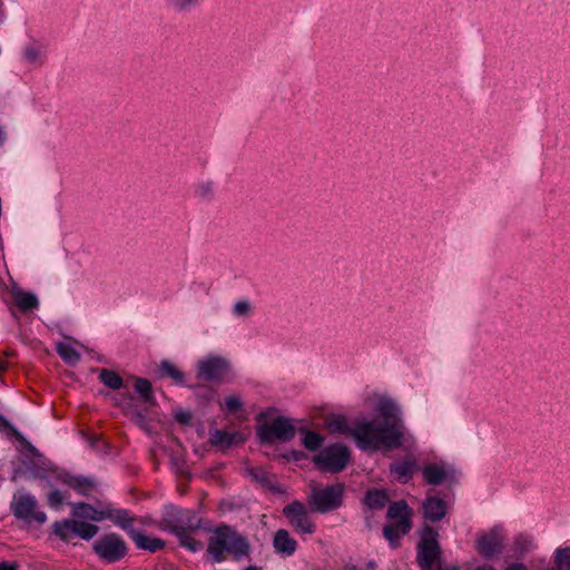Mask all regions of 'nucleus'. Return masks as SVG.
I'll use <instances>...</instances> for the list:
<instances>
[{
  "instance_id": "864d4df0",
  "label": "nucleus",
  "mask_w": 570,
  "mask_h": 570,
  "mask_svg": "<svg viewBox=\"0 0 570 570\" xmlns=\"http://www.w3.org/2000/svg\"><path fill=\"white\" fill-rule=\"evenodd\" d=\"M294 459L297 460L296 452H293Z\"/></svg>"
},
{
  "instance_id": "c03bdc74",
  "label": "nucleus",
  "mask_w": 570,
  "mask_h": 570,
  "mask_svg": "<svg viewBox=\"0 0 570 570\" xmlns=\"http://www.w3.org/2000/svg\"><path fill=\"white\" fill-rule=\"evenodd\" d=\"M0 570H17V567L14 564H10L7 562L0 563Z\"/></svg>"
},
{
  "instance_id": "e433bc0d",
  "label": "nucleus",
  "mask_w": 570,
  "mask_h": 570,
  "mask_svg": "<svg viewBox=\"0 0 570 570\" xmlns=\"http://www.w3.org/2000/svg\"><path fill=\"white\" fill-rule=\"evenodd\" d=\"M40 56H41L40 49L35 46L26 48L24 52H23V58L29 63L39 62Z\"/></svg>"
},
{
  "instance_id": "5701e85b",
  "label": "nucleus",
  "mask_w": 570,
  "mask_h": 570,
  "mask_svg": "<svg viewBox=\"0 0 570 570\" xmlns=\"http://www.w3.org/2000/svg\"><path fill=\"white\" fill-rule=\"evenodd\" d=\"M325 428L331 434H343L352 436L353 428L350 426L347 419L341 414H330L325 417Z\"/></svg>"
},
{
  "instance_id": "473e14b6",
  "label": "nucleus",
  "mask_w": 570,
  "mask_h": 570,
  "mask_svg": "<svg viewBox=\"0 0 570 570\" xmlns=\"http://www.w3.org/2000/svg\"><path fill=\"white\" fill-rule=\"evenodd\" d=\"M323 436L313 431H305L303 436V444L307 450L316 451L323 444Z\"/></svg>"
},
{
  "instance_id": "dca6fc26",
  "label": "nucleus",
  "mask_w": 570,
  "mask_h": 570,
  "mask_svg": "<svg viewBox=\"0 0 570 570\" xmlns=\"http://www.w3.org/2000/svg\"><path fill=\"white\" fill-rule=\"evenodd\" d=\"M422 476L428 484L440 485L454 476V471L444 463H430L422 468Z\"/></svg>"
},
{
  "instance_id": "603ef678",
  "label": "nucleus",
  "mask_w": 570,
  "mask_h": 570,
  "mask_svg": "<svg viewBox=\"0 0 570 570\" xmlns=\"http://www.w3.org/2000/svg\"><path fill=\"white\" fill-rule=\"evenodd\" d=\"M246 570H258V569L255 567H248Z\"/></svg>"
},
{
  "instance_id": "c85d7f7f",
  "label": "nucleus",
  "mask_w": 570,
  "mask_h": 570,
  "mask_svg": "<svg viewBox=\"0 0 570 570\" xmlns=\"http://www.w3.org/2000/svg\"><path fill=\"white\" fill-rule=\"evenodd\" d=\"M159 371L163 376L171 379L177 384L185 383L184 373L171 362L168 360H164L159 364Z\"/></svg>"
},
{
  "instance_id": "b1692460",
  "label": "nucleus",
  "mask_w": 570,
  "mask_h": 570,
  "mask_svg": "<svg viewBox=\"0 0 570 570\" xmlns=\"http://www.w3.org/2000/svg\"><path fill=\"white\" fill-rule=\"evenodd\" d=\"M105 513L108 515L107 520L112 521L116 525L127 531L128 534L129 530H135L131 527L132 518L129 515L127 510L112 509L109 504H105Z\"/></svg>"
},
{
  "instance_id": "39448f33",
  "label": "nucleus",
  "mask_w": 570,
  "mask_h": 570,
  "mask_svg": "<svg viewBox=\"0 0 570 570\" xmlns=\"http://www.w3.org/2000/svg\"><path fill=\"white\" fill-rule=\"evenodd\" d=\"M248 544L246 540L229 527H219L210 535L208 542V553L220 562L225 554L239 558L246 554Z\"/></svg>"
},
{
  "instance_id": "c9c22d12",
  "label": "nucleus",
  "mask_w": 570,
  "mask_h": 570,
  "mask_svg": "<svg viewBox=\"0 0 570 570\" xmlns=\"http://www.w3.org/2000/svg\"><path fill=\"white\" fill-rule=\"evenodd\" d=\"M556 564L559 570H570V548L556 551Z\"/></svg>"
},
{
  "instance_id": "f704fd0d",
  "label": "nucleus",
  "mask_w": 570,
  "mask_h": 570,
  "mask_svg": "<svg viewBox=\"0 0 570 570\" xmlns=\"http://www.w3.org/2000/svg\"><path fill=\"white\" fill-rule=\"evenodd\" d=\"M135 390L138 394H140L141 399L146 403H150L153 401L151 384L148 380L137 379L135 382Z\"/></svg>"
},
{
  "instance_id": "f257e3e1",
  "label": "nucleus",
  "mask_w": 570,
  "mask_h": 570,
  "mask_svg": "<svg viewBox=\"0 0 570 570\" xmlns=\"http://www.w3.org/2000/svg\"><path fill=\"white\" fill-rule=\"evenodd\" d=\"M395 425L385 426L377 420H357L353 426L352 438L363 451H391L402 445L401 435Z\"/></svg>"
},
{
  "instance_id": "a211bd4d",
  "label": "nucleus",
  "mask_w": 570,
  "mask_h": 570,
  "mask_svg": "<svg viewBox=\"0 0 570 570\" xmlns=\"http://www.w3.org/2000/svg\"><path fill=\"white\" fill-rule=\"evenodd\" d=\"M423 515L431 522L441 521L448 513V504L443 499L429 495L422 503Z\"/></svg>"
},
{
  "instance_id": "a878e982",
  "label": "nucleus",
  "mask_w": 570,
  "mask_h": 570,
  "mask_svg": "<svg viewBox=\"0 0 570 570\" xmlns=\"http://www.w3.org/2000/svg\"><path fill=\"white\" fill-rule=\"evenodd\" d=\"M57 353L69 365H76L80 361V353L69 341L57 344Z\"/></svg>"
},
{
  "instance_id": "7c9ffc66",
  "label": "nucleus",
  "mask_w": 570,
  "mask_h": 570,
  "mask_svg": "<svg viewBox=\"0 0 570 570\" xmlns=\"http://www.w3.org/2000/svg\"><path fill=\"white\" fill-rule=\"evenodd\" d=\"M100 381L112 390H119L122 386V379L114 371L101 368L99 370Z\"/></svg>"
},
{
  "instance_id": "ea45409f",
  "label": "nucleus",
  "mask_w": 570,
  "mask_h": 570,
  "mask_svg": "<svg viewBox=\"0 0 570 570\" xmlns=\"http://www.w3.org/2000/svg\"><path fill=\"white\" fill-rule=\"evenodd\" d=\"M297 542L293 538L287 535V556L293 554L296 551Z\"/></svg>"
},
{
  "instance_id": "2eb2a0df",
  "label": "nucleus",
  "mask_w": 570,
  "mask_h": 570,
  "mask_svg": "<svg viewBox=\"0 0 570 570\" xmlns=\"http://www.w3.org/2000/svg\"><path fill=\"white\" fill-rule=\"evenodd\" d=\"M377 410L380 415L384 419L383 424L385 426L395 425L396 432L400 433L402 440L405 428L397 404L391 400H382L377 405Z\"/></svg>"
},
{
  "instance_id": "9d476101",
  "label": "nucleus",
  "mask_w": 570,
  "mask_h": 570,
  "mask_svg": "<svg viewBox=\"0 0 570 570\" xmlns=\"http://www.w3.org/2000/svg\"><path fill=\"white\" fill-rule=\"evenodd\" d=\"M257 435L263 444H274L285 435V419L274 410L258 416Z\"/></svg>"
},
{
  "instance_id": "aec40b11",
  "label": "nucleus",
  "mask_w": 570,
  "mask_h": 570,
  "mask_svg": "<svg viewBox=\"0 0 570 570\" xmlns=\"http://www.w3.org/2000/svg\"><path fill=\"white\" fill-rule=\"evenodd\" d=\"M416 461L412 456H407L405 460L394 462L390 465L391 474L402 483H407L414 471L416 470Z\"/></svg>"
},
{
  "instance_id": "423d86ee",
  "label": "nucleus",
  "mask_w": 570,
  "mask_h": 570,
  "mask_svg": "<svg viewBox=\"0 0 570 570\" xmlns=\"http://www.w3.org/2000/svg\"><path fill=\"white\" fill-rule=\"evenodd\" d=\"M441 547L439 544V532L431 525L425 524L420 531L416 560L421 570H441Z\"/></svg>"
},
{
  "instance_id": "7ed1b4c3",
  "label": "nucleus",
  "mask_w": 570,
  "mask_h": 570,
  "mask_svg": "<svg viewBox=\"0 0 570 570\" xmlns=\"http://www.w3.org/2000/svg\"><path fill=\"white\" fill-rule=\"evenodd\" d=\"M31 473L35 478L47 480L48 485L51 488L47 495V503L55 510H59L67 500L66 494L57 489L58 485H66L80 494H87L92 487L89 479L72 475L62 470L50 469L45 462L41 465L31 468Z\"/></svg>"
},
{
  "instance_id": "5fc2aeb1",
  "label": "nucleus",
  "mask_w": 570,
  "mask_h": 570,
  "mask_svg": "<svg viewBox=\"0 0 570 570\" xmlns=\"http://www.w3.org/2000/svg\"><path fill=\"white\" fill-rule=\"evenodd\" d=\"M452 570H459L458 568H453Z\"/></svg>"
},
{
  "instance_id": "0eeeda50",
  "label": "nucleus",
  "mask_w": 570,
  "mask_h": 570,
  "mask_svg": "<svg viewBox=\"0 0 570 570\" xmlns=\"http://www.w3.org/2000/svg\"><path fill=\"white\" fill-rule=\"evenodd\" d=\"M344 485L335 483L325 488H314L309 495L313 511L327 513L340 508L343 503Z\"/></svg>"
},
{
  "instance_id": "f8f14e48",
  "label": "nucleus",
  "mask_w": 570,
  "mask_h": 570,
  "mask_svg": "<svg viewBox=\"0 0 570 570\" xmlns=\"http://www.w3.org/2000/svg\"><path fill=\"white\" fill-rule=\"evenodd\" d=\"M197 377L205 381H219L227 372L229 362L226 357L209 354L197 362Z\"/></svg>"
},
{
  "instance_id": "412c9836",
  "label": "nucleus",
  "mask_w": 570,
  "mask_h": 570,
  "mask_svg": "<svg viewBox=\"0 0 570 570\" xmlns=\"http://www.w3.org/2000/svg\"><path fill=\"white\" fill-rule=\"evenodd\" d=\"M129 537L135 542L137 548L148 550L150 552H156L165 546V542L161 539L148 537L137 529L129 530Z\"/></svg>"
},
{
  "instance_id": "c756f323",
  "label": "nucleus",
  "mask_w": 570,
  "mask_h": 570,
  "mask_svg": "<svg viewBox=\"0 0 570 570\" xmlns=\"http://www.w3.org/2000/svg\"><path fill=\"white\" fill-rule=\"evenodd\" d=\"M364 500L370 509H382L386 504L389 497L383 490H371L366 493Z\"/></svg>"
},
{
  "instance_id": "79ce46f5",
  "label": "nucleus",
  "mask_w": 570,
  "mask_h": 570,
  "mask_svg": "<svg viewBox=\"0 0 570 570\" xmlns=\"http://www.w3.org/2000/svg\"><path fill=\"white\" fill-rule=\"evenodd\" d=\"M505 570H528L523 563H512Z\"/></svg>"
},
{
  "instance_id": "2f4dec72",
  "label": "nucleus",
  "mask_w": 570,
  "mask_h": 570,
  "mask_svg": "<svg viewBox=\"0 0 570 570\" xmlns=\"http://www.w3.org/2000/svg\"><path fill=\"white\" fill-rule=\"evenodd\" d=\"M214 191L215 186L212 180H203L195 186V196L202 200L213 198Z\"/></svg>"
},
{
  "instance_id": "4c0bfd02",
  "label": "nucleus",
  "mask_w": 570,
  "mask_h": 570,
  "mask_svg": "<svg viewBox=\"0 0 570 570\" xmlns=\"http://www.w3.org/2000/svg\"><path fill=\"white\" fill-rule=\"evenodd\" d=\"M199 0H169L171 6L178 10H187L198 3Z\"/></svg>"
},
{
  "instance_id": "6e6552de",
  "label": "nucleus",
  "mask_w": 570,
  "mask_h": 570,
  "mask_svg": "<svg viewBox=\"0 0 570 570\" xmlns=\"http://www.w3.org/2000/svg\"><path fill=\"white\" fill-rule=\"evenodd\" d=\"M351 452L342 444H332L314 456V463L321 471L337 473L345 469L350 461Z\"/></svg>"
},
{
  "instance_id": "4468645a",
  "label": "nucleus",
  "mask_w": 570,
  "mask_h": 570,
  "mask_svg": "<svg viewBox=\"0 0 570 570\" xmlns=\"http://www.w3.org/2000/svg\"><path fill=\"white\" fill-rule=\"evenodd\" d=\"M287 520L298 533L311 534L315 531V524L306 507L299 501L287 505Z\"/></svg>"
},
{
  "instance_id": "cd10ccee",
  "label": "nucleus",
  "mask_w": 570,
  "mask_h": 570,
  "mask_svg": "<svg viewBox=\"0 0 570 570\" xmlns=\"http://www.w3.org/2000/svg\"><path fill=\"white\" fill-rule=\"evenodd\" d=\"M254 304L249 299L242 298L234 303L230 313L237 320H246L254 314Z\"/></svg>"
},
{
  "instance_id": "8fccbe9b",
  "label": "nucleus",
  "mask_w": 570,
  "mask_h": 570,
  "mask_svg": "<svg viewBox=\"0 0 570 570\" xmlns=\"http://www.w3.org/2000/svg\"><path fill=\"white\" fill-rule=\"evenodd\" d=\"M19 476V471H14L13 475H12V480H17Z\"/></svg>"
},
{
  "instance_id": "9b49d317",
  "label": "nucleus",
  "mask_w": 570,
  "mask_h": 570,
  "mask_svg": "<svg viewBox=\"0 0 570 570\" xmlns=\"http://www.w3.org/2000/svg\"><path fill=\"white\" fill-rule=\"evenodd\" d=\"M94 550L101 559L116 562L126 556L127 546L120 535L109 533L95 541Z\"/></svg>"
},
{
  "instance_id": "09e8293b",
  "label": "nucleus",
  "mask_w": 570,
  "mask_h": 570,
  "mask_svg": "<svg viewBox=\"0 0 570 570\" xmlns=\"http://www.w3.org/2000/svg\"><path fill=\"white\" fill-rule=\"evenodd\" d=\"M375 566H376V564H375V562H374V561H370V562H367L366 568H367L368 570H372V569H374V568H375Z\"/></svg>"
},
{
  "instance_id": "49530a36",
  "label": "nucleus",
  "mask_w": 570,
  "mask_h": 570,
  "mask_svg": "<svg viewBox=\"0 0 570 570\" xmlns=\"http://www.w3.org/2000/svg\"><path fill=\"white\" fill-rule=\"evenodd\" d=\"M12 429L11 424L0 414V429Z\"/></svg>"
},
{
  "instance_id": "4be33fe9",
  "label": "nucleus",
  "mask_w": 570,
  "mask_h": 570,
  "mask_svg": "<svg viewBox=\"0 0 570 570\" xmlns=\"http://www.w3.org/2000/svg\"><path fill=\"white\" fill-rule=\"evenodd\" d=\"M254 481L259 483L264 489L273 493H282L281 487L277 484L275 475L263 468H253L248 470Z\"/></svg>"
},
{
  "instance_id": "20e7f679",
  "label": "nucleus",
  "mask_w": 570,
  "mask_h": 570,
  "mask_svg": "<svg viewBox=\"0 0 570 570\" xmlns=\"http://www.w3.org/2000/svg\"><path fill=\"white\" fill-rule=\"evenodd\" d=\"M160 527L175 533L186 549L193 552L203 549V543L191 537L200 528V519L194 511L168 505L164 510Z\"/></svg>"
},
{
  "instance_id": "6ab92c4d",
  "label": "nucleus",
  "mask_w": 570,
  "mask_h": 570,
  "mask_svg": "<svg viewBox=\"0 0 570 570\" xmlns=\"http://www.w3.org/2000/svg\"><path fill=\"white\" fill-rule=\"evenodd\" d=\"M245 438L239 432H228L225 430H214L209 432V441L213 445L220 449H227L234 444L244 442Z\"/></svg>"
},
{
  "instance_id": "72a5a7b5",
  "label": "nucleus",
  "mask_w": 570,
  "mask_h": 570,
  "mask_svg": "<svg viewBox=\"0 0 570 570\" xmlns=\"http://www.w3.org/2000/svg\"><path fill=\"white\" fill-rule=\"evenodd\" d=\"M220 406L228 413H236L243 407L242 396L239 394L227 395Z\"/></svg>"
},
{
  "instance_id": "bb28decb",
  "label": "nucleus",
  "mask_w": 570,
  "mask_h": 570,
  "mask_svg": "<svg viewBox=\"0 0 570 570\" xmlns=\"http://www.w3.org/2000/svg\"><path fill=\"white\" fill-rule=\"evenodd\" d=\"M13 299L23 311L37 308L39 305V301L35 294L20 289L13 292Z\"/></svg>"
},
{
  "instance_id": "f03ea898",
  "label": "nucleus",
  "mask_w": 570,
  "mask_h": 570,
  "mask_svg": "<svg viewBox=\"0 0 570 570\" xmlns=\"http://www.w3.org/2000/svg\"><path fill=\"white\" fill-rule=\"evenodd\" d=\"M71 514L73 519L56 522L53 525L55 533L63 540H68L71 534L83 540L92 539L98 533V527L82 520L101 522L108 517L105 513V504L94 507L88 503H72Z\"/></svg>"
},
{
  "instance_id": "37998d69",
  "label": "nucleus",
  "mask_w": 570,
  "mask_h": 570,
  "mask_svg": "<svg viewBox=\"0 0 570 570\" xmlns=\"http://www.w3.org/2000/svg\"><path fill=\"white\" fill-rule=\"evenodd\" d=\"M176 417L183 422V423H187L190 419V414L189 413H179L176 415Z\"/></svg>"
},
{
  "instance_id": "a18cd8bd",
  "label": "nucleus",
  "mask_w": 570,
  "mask_h": 570,
  "mask_svg": "<svg viewBox=\"0 0 570 570\" xmlns=\"http://www.w3.org/2000/svg\"><path fill=\"white\" fill-rule=\"evenodd\" d=\"M286 431H287V440L295 435V428H294V425L289 424L288 422H287Z\"/></svg>"
},
{
  "instance_id": "1a4fd4ad",
  "label": "nucleus",
  "mask_w": 570,
  "mask_h": 570,
  "mask_svg": "<svg viewBox=\"0 0 570 570\" xmlns=\"http://www.w3.org/2000/svg\"><path fill=\"white\" fill-rule=\"evenodd\" d=\"M10 508L16 518L26 522L45 523L47 521L46 513L38 509L36 498L23 490L13 494Z\"/></svg>"
},
{
  "instance_id": "de8ad7c7",
  "label": "nucleus",
  "mask_w": 570,
  "mask_h": 570,
  "mask_svg": "<svg viewBox=\"0 0 570 570\" xmlns=\"http://www.w3.org/2000/svg\"><path fill=\"white\" fill-rule=\"evenodd\" d=\"M475 570H497V569L493 568L492 566H481V567H478Z\"/></svg>"
},
{
  "instance_id": "a19ab883",
  "label": "nucleus",
  "mask_w": 570,
  "mask_h": 570,
  "mask_svg": "<svg viewBox=\"0 0 570 570\" xmlns=\"http://www.w3.org/2000/svg\"><path fill=\"white\" fill-rule=\"evenodd\" d=\"M131 419L135 420L138 424H142L145 422V416L140 412L130 411Z\"/></svg>"
},
{
  "instance_id": "393cba45",
  "label": "nucleus",
  "mask_w": 570,
  "mask_h": 570,
  "mask_svg": "<svg viewBox=\"0 0 570 570\" xmlns=\"http://www.w3.org/2000/svg\"><path fill=\"white\" fill-rule=\"evenodd\" d=\"M412 528H403L400 523L391 522L383 528V535L391 547L396 548L402 537L407 534Z\"/></svg>"
},
{
  "instance_id": "ddd939ff",
  "label": "nucleus",
  "mask_w": 570,
  "mask_h": 570,
  "mask_svg": "<svg viewBox=\"0 0 570 570\" xmlns=\"http://www.w3.org/2000/svg\"><path fill=\"white\" fill-rule=\"evenodd\" d=\"M475 549L485 559L501 554L503 551L501 529L494 527L489 532L481 533L475 542Z\"/></svg>"
},
{
  "instance_id": "58836bf2",
  "label": "nucleus",
  "mask_w": 570,
  "mask_h": 570,
  "mask_svg": "<svg viewBox=\"0 0 570 570\" xmlns=\"http://www.w3.org/2000/svg\"><path fill=\"white\" fill-rule=\"evenodd\" d=\"M274 547L278 552H285V530H278L274 539Z\"/></svg>"
},
{
  "instance_id": "3c124183",
  "label": "nucleus",
  "mask_w": 570,
  "mask_h": 570,
  "mask_svg": "<svg viewBox=\"0 0 570 570\" xmlns=\"http://www.w3.org/2000/svg\"><path fill=\"white\" fill-rule=\"evenodd\" d=\"M3 141V132L2 130L0 129V144Z\"/></svg>"
},
{
  "instance_id": "f3484780",
  "label": "nucleus",
  "mask_w": 570,
  "mask_h": 570,
  "mask_svg": "<svg viewBox=\"0 0 570 570\" xmlns=\"http://www.w3.org/2000/svg\"><path fill=\"white\" fill-rule=\"evenodd\" d=\"M386 517L403 528H412L413 510L404 500L392 502L387 508Z\"/></svg>"
}]
</instances>
